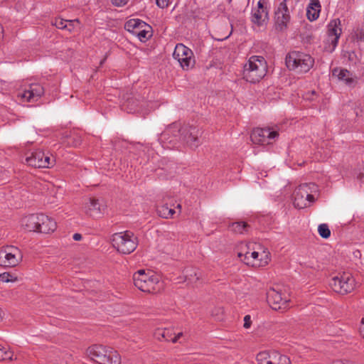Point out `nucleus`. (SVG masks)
I'll list each match as a JSON object with an SVG mask.
<instances>
[{
  "mask_svg": "<svg viewBox=\"0 0 364 364\" xmlns=\"http://www.w3.org/2000/svg\"><path fill=\"white\" fill-rule=\"evenodd\" d=\"M237 257L247 265L262 267L269 261L267 249L259 245L241 243L237 247Z\"/></svg>",
  "mask_w": 364,
  "mask_h": 364,
  "instance_id": "1",
  "label": "nucleus"
},
{
  "mask_svg": "<svg viewBox=\"0 0 364 364\" xmlns=\"http://www.w3.org/2000/svg\"><path fill=\"white\" fill-rule=\"evenodd\" d=\"M86 357L96 364H120L121 356L112 347L93 344L85 351Z\"/></svg>",
  "mask_w": 364,
  "mask_h": 364,
  "instance_id": "2",
  "label": "nucleus"
},
{
  "mask_svg": "<svg viewBox=\"0 0 364 364\" xmlns=\"http://www.w3.org/2000/svg\"><path fill=\"white\" fill-rule=\"evenodd\" d=\"M169 134L185 142L191 149H196L200 144L199 130L193 126L184 125L182 127L178 122L173 123L162 134V137L166 139V136Z\"/></svg>",
  "mask_w": 364,
  "mask_h": 364,
  "instance_id": "3",
  "label": "nucleus"
},
{
  "mask_svg": "<svg viewBox=\"0 0 364 364\" xmlns=\"http://www.w3.org/2000/svg\"><path fill=\"white\" fill-rule=\"evenodd\" d=\"M267 65L262 56L252 55L243 69V78L251 83L259 82L267 74Z\"/></svg>",
  "mask_w": 364,
  "mask_h": 364,
  "instance_id": "4",
  "label": "nucleus"
},
{
  "mask_svg": "<svg viewBox=\"0 0 364 364\" xmlns=\"http://www.w3.org/2000/svg\"><path fill=\"white\" fill-rule=\"evenodd\" d=\"M133 281L136 288L146 293H156L162 287L159 276L150 270L141 269L135 272Z\"/></svg>",
  "mask_w": 364,
  "mask_h": 364,
  "instance_id": "5",
  "label": "nucleus"
},
{
  "mask_svg": "<svg viewBox=\"0 0 364 364\" xmlns=\"http://www.w3.org/2000/svg\"><path fill=\"white\" fill-rule=\"evenodd\" d=\"M299 0H278V6L274 11L276 28L283 31L286 30L291 20V12Z\"/></svg>",
  "mask_w": 364,
  "mask_h": 364,
  "instance_id": "6",
  "label": "nucleus"
},
{
  "mask_svg": "<svg viewBox=\"0 0 364 364\" xmlns=\"http://www.w3.org/2000/svg\"><path fill=\"white\" fill-rule=\"evenodd\" d=\"M314 60L309 54L291 51L286 57V64L289 69L296 73H306L314 65Z\"/></svg>",
  "mask_w": 364,
  "mask_h": 364,
  "instance_id": "7",
  "label": "nucleus"
},
{
  "mask_svg": "<svg viewBox=\"0 0 364 364\" xmlns=\"http://www.w3.org/2000/svg\"><path fill=\"white\" fill-rule=\"evenodd\" d=\"M317 192L318 186L315 183L300 185L294 193V206L300 209L309 206L314 201V195Z\"/></svg>",
  "mask_w": 364,
  "mask_h": 364,
  "instance_id": "8",
  "label": "nucleus"
},
{
  "mask_svg": "<svg viewBox=\"0 0 364 364\" xmlns=\"http://www.w3.org/2000/svg\"><path fill=\"white\" fill-rule=\"evenodd\" d=\"M329 284L335 292L345 295L352 292L358 283L351 273L344 272L333 276Z\"/></svg>",
  "mask_w": 364,
  "mask_h": 364,
  "instance_id": "9",
  "label": "nucleus"
},
{
  "mask_svg": "<svg viewBox=\"0 0 364 364\" xmlns=\"http://www.w3.org/2000/svg\"><path fill=\"white\" fill-rule=\"evenodd\" d=\"M112 245L118 252L130 254L137 247V237L130 231L117 232L112 236Z\"/></svg>",
  "mask_w": 364,
  "mask_h": 364,
  "instance_id": "10",
  "label": "nucleus"
},
{
  "mask_svg": "<svg viewBox=\"0 0 364 364\" xmlns=\"http://www.w3.org/2000/svg\"><path fill=\"white\" fill-rule=\"evenodd\" d=\"M269 306L274 310H285L289 307V294L284 287L277 286L271 288L267 293Z\"/></svg>",
  "mask_w": 364,
  "mask_h": 364,
  "instance_id": "11",
  "label": "nucleus"
},
{
  "mask_svg": "<svg viewBox=\"0 0 364 364\" xmlns=\"http://www.w3.org/2000/svg\"><path fill=\"white\" fill-rule=\"evenodd\" d=\"M23 259L21 250L13 245H7L0 248V266L4 267H15Z\"/></svg>",
  "mask_w": 364,
  "mask_h": 364,
  "instance_id": "12",
  "label": "nucleus"
},
{
  "mask_svg": "<svg viewBox=\"0 0 364 364\" xmlns=\"http://www.w3.org/2000/svg\"><path fill=\"white\" fill-rule=\"evenodd\" d=\"M327 27L328 36L325 41L323 50L328 53H332L336 48L338 39L342 33L341 20L339 18L332 19Z\"/></svg>",
  "mask_w": 364,
  "mask_h": 364,
  "instance_id": "13",
  "label": "nucleus"
},
{
  "mask_svg": "<svg viewBox=\"0 0 364 364\" xmlns=\"http://www.w3.org/2000/svg\"><path fill=\"white\" fill-rule=\"evenodd\" d=\"M26 164L34 168H49L54 166L55 159L50 154H45L41 150H36L26 158Z\"/></svg>",
  "mask_w": 364,
  "mask_h": 364,
  "instance_id": "14",
  "label": "nucleus"
},
{
  "mask_svg": "<svg viewBox=\"0 0 364 364\" xmlns=\"http://www.w3.org/2000/svg\"><path fill=\"white\" fill-rule=\"evenodd\" d=\"M173 57L183 70H189L195 65L193 51L183 44L178 43L176 46Z\"/></svg>",
  "mask_w": 364,
  "mask_h": 364,
  "instance_id": "15",
  "label": "nucleus"
},
{
  "mask_svg": "<svg viewBox=\"0 0 364 364\" xmlns=\"http://www.w3.org/2000/svg\"><path fill=\"white\" fill-rule=\"evenodd\" d=\"M44 93V88L38 83L27 86L23 91L18 92V97L22 102H34L38 100Z\"/></svg>",
  "mask_w": 364,
  "mask_h": 364,
  "instance_id": "16",
  "label": "nucleus"
},
{
  "mask_svg": "<svg viewBox=\"0 0 364 364\" xmlns=\"http://www.w3.org/2000/svg\"><path fill=\"white\" fill-rule=\"evenodd\" d=\"M105 208V205L95 198H90L82 205L84 213L92 218L101 217Z\"/></svg>",
  "mask_w": 364,
  "mask_h": 364,
  "instance_id": "17",
  "label": "nucleus"
},
{
  "mask_svg": "<svg viewBox=\"0 0 364 364\" xmlns=\"http://www.w3.org/2000/svg\"><path fill=\"white\" fill-rule=\"evenodd\" d=\"M278 136V132L270 128H257L251 134V139L255 144L269 143L267 139H273Z\"/></svg>",
  "mask_w": 364,
  "mask_h": 364,
  "instance_id": "18",
  "label": "nucleus"
},
{
  "mask_svg": "<svg viewBox=\"0 0 364 364\" xmlns=\"http://www.w3.org/2000/svg\"><path fill=\"white\" fill-rule=\"evenodd\" d=\"M332 77H336L338 81L350 87H355L358 80L355 74L341 68H336L332 70Z\"/></svg>",
  "mask_w": 364,
  "mask_h": 364,
  "instance_id": "19",
  "label": "nucleus"
},
{
  "mask_svg": "<svg viewBox=\"0 0 364 364\" xmlns=\"http://www.w3.org/2000/svg\"><path fill=\"white\" fill-rule=\"evenodd\" d=\"M56 222L49 216L44 214H39L37 232L49 234L55 230Z\"/></svg>",
  "mask_w": 364,
  "mask_h": 364,
  "instance_id": "20",
  "label": "nucleus"
},
{
  "mask_svg": "<svg viewBox=\"0 0 364 364\" xmlns=\"http://www.w3.org/2000/svg\"><path fill=\"white\" fill-rule=\"evenodd\" d=\"M39 214H31L21 219V226L29 232H37Z\"/></svg>",
  "mask_w": 364,
  "mask_h": 364,
  "instance_id": "21",
  "label": "nucleus"
},
{
  "mask_svg": "<svg viewBox=\"0 0 364 364\" xmlns=\"http://www.w3.org/2000/svg\"><path fill=\"white\" fill-rule=\"evenodd\" d=\"M321 5L318 0H311L306 10V16L309 20L314 21L318 16Z\"/></svg>",
  "mask_w": 364,
  "mask_h": 364,
  "instance_id": "22",
  "label": "nucleus"
},
{
  "mask_svg": "<svg viewBox=\"0 0 364 364\" xmlns=\"http://www.w3.org/2000/svg\"><path fill=\"white\" fill-rule=\"evenodd\" d=\"M142 27L148 28V24L139 19H130L125 23L126 30L134 35Z\"/></svg>",
  "mask_w": 364,
  "mask_h": 364,
  "instance_id": "23",
  "label": "nucleus"
},
{
  "mask_svg": "<svg viewBox=\"0 0 364 364\" xmlns=\"http://www.w3.org/2000/svg\"><path fill=\"white\" fill-rule=\"evenodd\" d=\"M268 18V12L266 9H257L252 13V22L258 26H262Z\"/></svg>",
  "mask_w": 364,
  "mask_h": 364,
  "instance_id": "24",
  "label": "nucleus"
},
{
  "mask_svg": "<svg viewBox=\"0 0 364 364\" xmlns=\"http://www.w3.org/2000/svg\"><path fill=\"white\" fill-rule=\"evenodd\" d=\"M174 332L172 328H157L154 332V336L159 341H171Z\"/></svg>",
  "mask_w": 364,
  "mask_h": 364,
  "instance_id": "25",
  "label": "nucleus"
},
{
  "mask_svg": "<svg viewBox=\"0 0 364 364\" xmlns=\"http://www.w3.org/2000/svg\"><path fill=\"white\" fill-rule=\"evenodd\" d=\"M273 351H262L257 355L258 364H272Z\"/></svg>",
  "mask_w": 364,
  "mask_h": 364,
  "instance_id": "26",
  "label": "nucleus"
},
{
  "mask_svg": "<svg viewBox=\"0 0 364 364\" xmlns=\"http://www.w3.org/2000/svg\"><path fill=\"white\" fill-rule=\"evenodd\" d=\"M249 225L245 222H235L232 223L229 228L231 231L235 233L242 234L247 231Z\"/></svg>",
  "mask_w": 364,
  "mask_h": 364,
  "instance_id": "27",
  "label": "nucleus"
},
{
  "mask_svg": "<svg viewBox=\"0 0 364 364\" xmlns=\"http://www.w3.org/2000/svg\"><path fill=\"white\" fill-rule=\"evenodd\" d=\"M272 364H291L289 358L284 355H281L277 351H273Z\"/></svg>",
  "mask_w": 364,
  "mask_h": 364,
  "instance_id": "28",
  "label": "nucleus"
},
{
  "mask_svg": "<svg viewBox=\"0 0 364 364\" xmlns=\"http://www.w3.org/2000/svg\"><path fill=\"white\" fill-rule=\"evenodd\" d=\"M185 277L190 283H193L199 279L198 271L193 268H188L185 270Z\"/></svg>",
  "mask_w": 364,
  "mask_h": 364,
  "instance_id": "29",
  "label": "nucleus"
},
{
  "mask_svg": "<svg viewBox=\"0 0 364 364\" xmlns=\"http://www.w3.org/2000/svg\"><path fill=\"white\" fill-rule=\"evenodd\" d=\"M149 29L150 27L149 25L148 28L142 27L134 35H136L141 41H145L151 36Z\"/></svg>",
  "mask_w": 364,
  "mask_h": 364,
  "instance_id": "30",
  "label": "nucleus"
},
{
  "mask_svg": "<svg viewBox=\"0 0 364 364\" xmlns=\"http://www.w3.org/2000/svg\"><path fill=\"white\" fill-rule=\"evenodd\" d=\"M318 232L319 235L325 239H327L331 235V230L327 224H321L318 227Z\"/></svg>",
  "mask_w": 364,
  "mask_h": 364,
  "instance_id": "31",
  "label": "nucleus"
},
{
  "mask_svg": "<svg viewBox=\"0 0 364 364\" xmlns=\"http://www.w3.org/2000/svg\"><path fill=\"white\" fill-rule=\"evenodd\" d=\"M13 360V353L6 350V348L0 344V360Z\"/></svg>",
  "mask_w": 364,
  "mask_h": 364,
  "instance_id": "32",
  "label": "nucleus"
},
{
  "mask_svg": "<svg viewBox=\"0 0 364 364\" xmlns=\"http://www.w3.org/2000/svg\"><path fill=\"white\" fill-rule=\"evenodd\" d=\"M18 280L17 277L8 272L0 274V281L2 282H15Z\"/></svg>",
  "mask_w": 364,
  "mask_h": 364,
  "instance_id": "33",
  "label": "nucleus"
},
{
  "mask_svg": "<svg viewBox=\"0 0 364 364\" xmlns=\"http://www.w3.org/2000/svg\"><path fill=\"white\" fill-rule=\"evenodd\" d=\"M65 29L68 30L69 32L74 31L77 28L80 26V22L77 19L75 20H67V24Z\"/></svg>",
  "mask_w": 364,
  "mask_h": 364,
  "instance_id": "34",
  "label": "nucleus"
},
{
  "mask_svg": "<svg viewBox=\"0 0 364 364\" xmlns=\"http://www.w3.org/2000/svg\"><path fill=\"white\" fill-rule=\"evenodd\" d=\"M52 24L59 29H65L67 24V20L63 18H56L52 22Z\"/></svg>",
  "mask_w": 364,
  "mask_h": 364,
  "instance_id": "35",
  "label": "nucleus"
},
{
  "mask_svg": "<svg viewBox=\"0 0 364 364\" xmlns=\"http://www.w3.org/2000/svg\"><path fill=\"white\" fill-rule=\"evenodd\" d=\"M160 216L168 218H170V210L167 205H162L158 210Z\"/></svg>",
  "mask_w": 364,
  "mask_h": 364,
  "instance_id": "36",
  "label": "nucleus"
},
{
  "mask_svg": "<svg viewBox=\"0 0 364 364\" xmlns=\"http://www.w3.org/2000/svg\"><path fill=\"white\" fill-rule=\"evenodd\" d=\"M316 92L314 90L309 91L304 95V98L306 100L313 101L316 98Z\"/></svg>",
  "mask_w": 364,
  "mask_h": 364,
  "instance_id": "37",
  "label": "nucleus"
},
{
  "mask_svg": "<svg viewBox=\"0 0 364 364\" xmlns=\"http://www.w3.org/2000/svg\"><path fill=\"white\" fill-rule=\"evenodd\" d=\"M251 324H252L251 316L250 315H246L244 317V324H243L244 328H250Z\"/></svg>",
  "mask_w": 364,
  "mask_h": 364,
  "instance_id": "38",
  "label": "nucleus"
},
{
  "mask_svg": "<svg viewBox=\"0 0 364 364\" xmlns=\"http://www.w3.org/2000/svg\"><path fill=\"white\" fill-rule=\"evenodd\" d=\"M169 0H156V4L160 8H166L168 6Z\"/></svg>",
  "mask_w": 364,
  "mask_h": 364,
  "instance_id": "39",
  "label": "nucleus"
},
{
  "mask_svg": "<svg viewBox=\"0 0 364 364\" xmlns=\"http://www.w3.org/2000/svg\"><path fill=\"white\" fill-rule=\"evenodd\" d=\"M129 0H112V4L117 6H122L125 5Z\"/></svg>",
  "mask_w": 364,
  "mask_h": 364,
  "instance_id": "40",
  "label": "nucleus"
},
{
  "mask_svg": "<svg viewBox=\"0 0 364 364\" xmlns=\"http://www.w3.org/2000/svg\"><path fill=\"white\" fill-rule=\"evenodd\" d=\"M182 335L183 333L181 332L178 333L176 335L174 334L173 336H172V339H171V341L173 343H176L178 341V339L182 336Z\"/></svg>",
  "mask_w": 364,
  "mask_h": 364,
  "instance_id": "41",
  "label": "nucleus"
},
{
  "mask_svg": "<svg viewBox=\"0 0 364 364\" xmlns=\"http://www.w3.org/2000/svg\"><path fill=\"white\" fill-rule=\"evenodd\" d=\"M331 364H355V363L353 362L348 361V360H345V361L335 360V361L332 362Z\"/></svg>",
  "mask_w": 364,
  "mask_h": 364,
  "instance_id": "42",
  "label": "nucleus"
},
{
  "mask_svg": "<svg viewBox=\"0 0 364 364\" xmlns=\"http://www.w3.org/2000/svg\"><path fill=\"white\" fill-rule=\"evenodd\" d=\"M357 178L360 180L362 183H364V168L362 171L358 174Z\"/></svg>",
  "mask_w": 364,
  "mask_h": 364,
  "instance_id": "43",
  "label": "nucleus"
},
{
  "mask_svg": "<svg viewBox=\"0 0 364 364\" xmlns=\"http://www.w3.org/2000/svg\"><path fill=\"white\" fill-rule=\"evenodd\" d=\"M360 333L364 338V317L361 320L360 327Z\"/></svg>",
  "mask_w": 364,
  "mask_h": 364,
  "instance_id": "44",
  "label": "nucleus"
},
{
  "mask_svg": "<svg viewBox=\"0 0 364 364\" xmlns=\"http://www.w3.org/2000/svg\"><path fill=\"white\" fill-rule=\"evenodd\" d=\"M264 0H259L257 3V6H258V8L257 9H265L264 7Z\"/></svg>",
  "mask_w": 364,
  "mask_h": 364,
  "instance_id": "45",
  "label": "nucleus"
},
{
  "mask_svg": "<svg viewBox=\"0 0 364 364\" xmlns=\"http://www.w3.org/2000/svg\"><path fill=\"white\" fill-rule=\"evenodd\" d=\"M73 237L75 241H79L82 239V235L79 233H75Z\"/></svg>",
  "mask_w": 364,
  "mask_h": 364,
  "instance_id": "46",
  "label": "nucleus"
},
{
  "mask_svg": "<svg viewBox=\"0 0 364 364\" xmlns=\"http://www.w3.org/2000/svg\"><path fill=\"white\" fill-rule=\"evenodd\" d=\"M4 317V312L3 311V309L0 307V321H1L3 320Z\"/></svg>",
  "mask_w": 364,
  "mask_h": 364,
  "instance_id": "47",
  "label": "nucleus"
},
{
  "mask_svg": "<svg viewBox=\"0 0 364 364\" xmlns=\"http://www.w3.org/2000/svg\"><path fill=\"white\" fill-rule=\"evenodd\" d=\"M360 38L361 40L364 41V28L362 29V31L360 32Z\"/></svg>",
  "mask_w": 364,
  "mask_h": 364,
  "instance_id": "48",
  "label": "nucleus"
},
{
  "mask_svg": "<svg viewBox=\"0 0 364 364\" xmlns=\"http://www.w3.org/2000/svg\"><path fill=\"white\" fill-rule=\"evenodd\" d=\"M169 210H170V217H172L173 215L175 213V211L172 208H169Z\"/></svg>",
  "mask_w": 364,
  "mask_h": 364,
  "instance_id": "49",
  "label": "nucleus"
},
{
  "mask_svg": "<svg viewBox=\"0 0 364 364\" xmlns=\"http://www.w3.org/2000/svg\"><path fill=\"white\" fill-rule=\"evenodd\" d=\"M232 0H228L229 2H230Z\"/></svg>",
  "mask_w": 364,
  "mask_h": 364,
  "instance_id": "50",
  "label": "nucleus"
}]
</instances>
